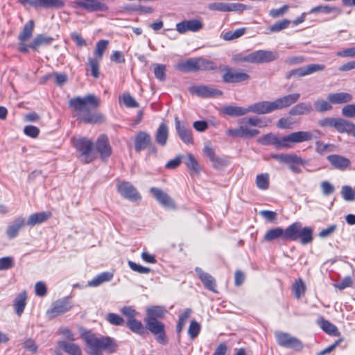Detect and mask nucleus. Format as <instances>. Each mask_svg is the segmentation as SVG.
<instances>
[{
	"label": "nucleus",
	"mask_w": 355,
	"mask_h": 355,
	"mask_svg": "<svg viewBox=\"0 0 355 355\" xmlns=\"http://www.w3.org/2000/svg\"><path fill=\"white\" fill-rule=\"evenodd\" d=\"M151 143L150 135L146 132L141 131L135 135V148L137 152L145 149Z\"/></svg>",
	"instance_id": "nucleus-27"
},
{
	"label": "nucleus",
	"mask_w": 355,
	"mask_h": 355,
	"mask_svg": "<svg viewBox=\"0 0 355 355\" xmlns=\"http://www.w3.org/2000/svg\"><path fill=\"white\" fill-rule=\"evenodd\" d=\"M74 6L89 12H105L108 10L107 6L99 0H76L74 1Z\"/></svg>",
	"instance_id": "nucleus-9"
},
{
	"label": "nucleus",
	"mask_w": 355,
	"mask_h": 355,
	"mask_svg": "<svg viewBox=\"0 0 355 355\" xmlns=\"http://www.w3.org/2000/svg\"><path fill=\"white\" fill-rule=\"evenodd\" d=\"M315 148L318 153L323 154L333 151L334 149V146L329 144H324L321 141H317L315 143Z\"/></svg>",
	"instance_id": "nucleus-57"
},
{
	"label": "nucleus",
	"mask_w": 355,
	"mask_h": 355,
	"mask_svg": "<svg viewBox=\"0 0 355 355\" xmlns=\"http://www.w3.org/2000/svg\"><path fill=\"white\" fill-rule=\"evenodd\" d=\"M200 330V324L196 320H191L188 329V334L191 338H195Z\"/></svg>",
	"instance_id": "nucleus-59"
},
{
	"label": "nucleus",
	"mask_w": 355,
	"mask_h": 355,
	"mask_svg": "<svg viewBox=\"0 0 355 355\" xmlns=\"http://www.w3.org/2000/svg\"><path fill=\"white\" fill-rule=\"evenodd\" d=\"M175 129L178 132V135L180 139L187 144H193V139L192 137V131L190 128H186L181 122L179 121L178 118L176 117L175 119Z\"/></svg>",
	"instance_id": "nucleus-22"
},
{
	"label": "nucleus",
	"mask_w": 355,
	"mask_h": 355,
	"mask_svg": "<svg viewBox=\"0 0 355 355\" xmlns=\"http://www.w3.org/2000/svg\"><path fill=\"white\" fill-rule=\"evenodd\" d=\"M121 313L125 316L128 321H130L136 318L138 313L131 306H123L121 309Z\"/></svg>",
	"instance_id": "nucleus-63"
},
{
	"label": "nucleus",
	"mask_w": 355,
	"mask_h": 355,
	"mask_svg": "<svg viewBox=\"0 0 355 355\" xmlns=\"http://www.w3.org/2000/svg\"><path fill=\"white\" fill-rule=\"evenodd\" d=\"M279 54L277 51L269 50H258L250 53V57L247 59L250 63H265L277 60Z\"/></svg>",
	"instance_id": "nucleus-8"
},
{
	"label": "nucleus",
	"mask_w": 355,
	"mask_h": 355,
	"mask_svg": "<svg viewBox=\"0 0 355 355\" xmlns=\"http://www.w3.org/2000/svg\"><path fill=\"white\" fill-rule=\"evenodd\" d=\"M338 118L334 117H326L318 121V125L324 128H336V125Z\"/></svg>",
	"instance_id": "nucleus-56"
},
{
	"label": "nucleus",
	"mask_w": 355,
	"mask_h": 355,
	"mask_svg": "<svg viewBox=\"0 0 355 355\" xmlns=\"http://www.w3.org/2000/svg\"><path fill=\"white\" fill-rule=\"evenodd\" d=\"M168 137V128L166 124L161 123L155 133V141L161 146H166Z\"/></svg>",
	"instance_id": "nucleus-35"
},
{
	"label": "nucleus",
	"mask_w": 355,
	"mask_h": 355,
	"mask_svg": "<svg viewBox=\"0 0 355 355\" xmlns=\"http://www.w3.org/2000/svg\"><path fill=\"white\" fill-rule=\"evenodd\" d=\"M293 290L295 293V295L297 298H300V296L304 293L306 290V286L303 281L300 279L295 282L293 285Z\"/></svg>",
	"instance_id": "nucleus-60"
},
{
	"label": "nucleus",
	"mask_w": 355,
	"mask_h": 355,
	"mask_svg": "<svg viewBox=\"0 0 355 355\" xmlns=\"http://www.w3.org/2000/svg\"><path fill=\"white\" fill-rule=\"evenodd\" d=\"M313 111V107L309 103H300L291 108L289 114L291 116L306 115Z\"/></svg>",
	"instance_id": "nucleus-33"
},
{
	"label": "nucleus",
	"mask_w": 355,
	"mask_h": 355,
	"mask_svg": "<svg viewBox=\"0 0 355 355\" xmlns=\"http://www.w3.org/2000/svg\"><path fill=\"white\" fill-rule=\"evenodd\" d=\"M302 245L310 243L313 241V229L311 227H301L298 234V239Z\"/></svg>",
	"instance_id": "nucleus-42"
},
{
	"label": "nucleus",
	"mask_w": 355,
	"mask_h": 355,
	"mask_svg": "<svg viewBox=\"0 0 355 355\" xmlns=\"http://www.w3.org/2000/svg\"><path fill=\"white\" fill-rule=\"evenodd\" d=\"M271 157L284 164H304L305 160L295 154H272Z\"/></svg>",
	"instance_id": "nucleus-24"
},
{
	"label": "nucleus",
	"mask_w": 355,
	"mask_h": 355,
	"mask_svg": "<svg viewBox=\"0 0 355 355\" xmlns=\"http://www.w3.org/2000/svg\"><path fill=\"white\" fill-rule=\"evenodd\" d=\"M342 115L347 118L355 117V104H347L342 107Z\"/></svg>",
	"instance_id": "nucleus-62"
},
{
	"label": "nucleus",
	"mask_w": 355,
	"mask_h": 355,
	"mask_svg": "<svg viewBox=\"0 0 355 355\" xmlns=\"http://www.w3.org/2000/svg\"><path fill=\"white\" fill-rule=\"evenodd\" d=\"M166 312V309L160 306H154L148 308L146 310L147 315L144 320H157V318H162Z\"/></svg>",
	"instance_id": "nucleus-38"
},
{
	"label": "nucleus",
	"mask_w": 355,
	"mask_h": 355,
	"mask_svg": "<svg viewBox=\"0 0 355 355\" xmlns=\"http://www.w3.org/2000/svg\"><path fill=\"white\" fill-rule=\"evenodd\" d=\"M108 45V41L101 40L98 41L96 46L95 55L101 59L104 53V51L107 49Z\"/></svg>",
	"instance_id": "nucleus-61"
},
{
	"label": "nucleus",
	"mask_w": 355,
	"mask_h": 355,
	"mask_svg": "<svg viewBox=\"0 0 355 355\" xmlns=\"http://www.w3.org/2000/svg\"><path fill=\"white\" fill-rule=\"evenodd\" d=\"M239 123L240 124V137L241 138H252L259 134L258 130L250 128L248 125L259 128L266 125V122L262 119L256 116L241 119Z\"/></svg>",
	"instance_id": "nucleus-3"
},
{
	"label": "nucleus",
	"mask_w": 355,
	"mask_h": 355,
	"mask_svg": "<svg viewBox=\"0 0 355 355\" xmlns=\"http://www.w3.org/2000/svg\"><path fill=\"white\" fill-rule=\"evenodd\" d=\"M248 112L265 114L275 111L273 101H261L248 107Z\"/></svg>",
	"instance_id": "nucleus-17"
},
{
	"label": "nucleus",
	"mask_w": 355,
	"mask_h": 355,
	"mask_svg": "<svg viewBox=\"0 0 355 355\" xmlns=\"http://www.w3.org/2000/svg\"><path fill=\"white\" fill-rule=\"evenodd\" d=\"M58 345L70 355H82V350L79 345L72 341L60 340L58 342Z\"/></svg>",
	"instance_id": "nucleus-32"
},
{
	"label": "nucleus",
	"mask_w": 355,
	"mask_h": 355,
	"mask_svg": "<svg viewBox=\"0 0 355 355\" xmlns=\"http://www.w3.org/2000/svg\"><path fill=\"white\" fill-rule=\"evenodd\" d=\"M300 98V94L293 93L277 98L273 101L275 110L288 107L295 103Z\"/></svg>",
	"instance_id": "nucleus-16"
},
{
	"label": "nucleus",
	"mask_w": 355,
	"mask_h": 355,
	"mask_svg": "<svg viewBox=\"0 0 355 355\" xmlns=\"http://www.w3.org/2000/svg\"><path fill=\"white\" fill-rule=\"evenodd\" d=\"M72 306V303L68 298L60 299L52 304L51 307L46 311V315L49 318H53L69 311Z\"/></svg>",
	"instance_id": "nucleus-7"
},
{
	"label": "nucleus",
	"mask_w": 355,
	"mask_h": 355,
	"mask_svg": "<svg viewBox=\"0 0 355 355\" xmlns=\"http://www.w3.org/2000/svg\"><path fill=\"white\" fill-rule=\"evenodd\" d=\"M116 189L122 197L130 201L137 202L139 201L141 198L136 188L128 182H118Z\"/></svg>",
	"instance_id": "nucleus-5"
},
{
	"label": "nucleus",
	"mask_w": 355,
	"mask_h": 355,
	"mask_svg": "<svg viewBox=\"0 0 355 355\" xmlns=\"http://www.w3.org/2000/svg\"><path fill=\"white\" fill-rule=\"evenodd\" d=\"M127 326L131 331L139 334H142L145 331L142 323L136 318L127 321Z\"/></svg>",
	"instance_id": "nucleus-49"
},
{
	"label": "nucleus",
	"mask_w": 355,
	"mask_h": 355,
	"mask_svg": "<svg viewBox=\"0 0 355 355\" xmlns=\"http://www.w3.org/2000/svg\"><path fill=\"white\" fill-rule=\"evenodd\" d=\"M216 67L215 64L210 60L205 58H198V69L199 70H211Z\"/></svg>",
	"instance_id": "nucleus-53"
},
{
	"label": "nucleus",
	"mask_w": 355,
	"mask_h": 355,
	"mask_svg": "<svg viewBox=\"0 0 355 355\" xmlns=\"http://www.w3.org/2000/svg\"><path fill=\"white\" fill-rule=\"evenodd\" d=\"M191 313V310L190 309H187L183 313L180 315L179 321L177 325V331L180 332L183 329L184 326L186 324V322L190 314Z\"/></svg>",
	"instance_id": "nucleus-55"
},
{
	"label": "nucleus",
	"mask_w": 355,
	"mask_h": 355,
	"mask_svg": "<svg viewBox=\"0 0 355 355\" xmlns=\"http://www.w3.org/2000/svg\"><path fill=\"white\" fill-rule=\"evenodd\" d=\"M336 129L340 133H347L355 137V124L349 121L338 118Z\"/></svg>",
	"instance_id": "nucleus-29"
},
{
	"label": "nucleus",
	"mask_w": 355,
	"mask_h": 355,
	"mask_svg": "<svg viewBox=\"0 0 355 355\" xmlns=\"http://www.w3.org/2000/svg\"><path fill=\"white\" fill-rule=\"evenodd\" d=\"M278 238L284 239V229L282 227L271 229L268 230L264 236V240L266 241H272Z\"/></svg>",
	"instance_id": "nucleus-47"
},
{
	"label": "nucleus",
	"mask_w": 355,
	"mask_h": 355,
	"mask_svg": "<svg viewBox=\"0 0 355 355\" xmlns=\"http://www.w3.org/2000/svg\"><path fill=\"white\" fill-rule=\"evenodd\" d=\"M128 264L129 267L135 272L140 274H148L150 272V269L147 267L142 266L139 264L135 263L132 261H128Z\"/></svg>",
	"instance_id": "nucleus-58"
},
{
	"label": "nucleus",
	"mask_w": 355,
	"mask_h": 355,
	"mask_svg": "<svg viewBox=\"0 0 355 355\" xmlns=\"http://www.w3.org/2000/svg\"><path fill=\"white\" fill-rule=\"evenodd\" d=\"M302 225L300 222H295L287 227L284 230V239L290 241L297 240L298 234L300 233Z\"/></svg>",
	"instance_id": "nucleus-30"
},
{
	"label": "nucleus",
	"mask_w": 355,
	"mask_h": 355,
	"mask_svg": "<svg viewBox=\"0 0 355 355\" xmlns=\"http://www.w3.org/2000/svg\"><path fill=\"white\" fill-rule=\"evenodd\" d=\"M223 111L225 114L234 117L244 116L248 113V107L233 105L224 107Z\"/></svg>",
	"instance_id": "nucleus-40"
},
{
	"label": "nucleus",
	"mask_w": 355,
	"mask_h": 355,
	"mask_svg": "<svg viewBox=\"0 0 355 355\" xmlns=\"http://www.w3.org/2000/svg\"><path fill=\"white\" fill-rule=\"evenodd\" d=\"M51 216L50 211H42L35 213L29 216L26 225L28 226H35L36 225L42 223L47 220Z\"/></svg>",
	"instance_id": "nucleus-31"
},
{
	"label": "nucleus",
	"mask_w": 355,
	"mask_h": 355,
	"mask_svg": "<svg viewBox=\"0 0 355 355\" xmlns=\"http://www.w3.org/2000/svg\"><path fill=\"white\" fill-rule=\"evenodd\" d=\"M27 294L22 291L17 295L13 302V306L17 315L20 316L26 307Z\"/></svg>",
	"instance_id": "nucleus-34"
},
{
	"label": "nucleus",
	"mask_w": 355,
	"mask_h": 355,
	"mask_svg": "<svg viewBox=\"0 0 355 355\" xmlns=\"http://www.w3.org/2000/svg\"><path fill=\"white\" fill-rule=\"evenodd\" d=\"M289 135H286L282 138H278L276 137L275 141V147L276 148H291L293 145L291 140L289 139Z\"/></svg>",
	"instance_id": "nucleus-51"
},
{
	"label": "nucleus",
	"mask_w": 355,
	"mask_h": 355,
	"mask_svg": "<svg viewBox=\"0 0 355 355\" xmlns=\"http://www.w3.org/2000/svg\"><path fill=\"white\" fill-rule=\"evenodd\" d=\"M184 163L188 168L191 175H196L200 173V167L199 164L192 154H187L184 157Z\"/></svg>",
	"instance_id": "nucleus-36"
},
{
	"label": "nucleus",
	"mask_w": 355,
	"mask_h": 355,
	"mask_svg": "<svg viewBox=\"0 0 355 355\" xmlns=\"http://www.w3.org/2000/svg\"><path fill=\"white\" fill-rule=\"evenodd\" d=\"M291 21L288 19H282L275 22L274 24L270 26V31L271 32H279L285 28H286Z\"/></svg>",
	"instance_id": "nucleus-54"
},
{
	"label": "nucleus",
	"mask_w": 355,
	"mask_h": 355,
	"mask_svg": "<svg viewBox=\"0 0 355 355\" xmlns=\"http://www.w3.org/2000/svg\"><path fill=\"white\" fill-rule=\"evenodd\" d=\"M196 272L198 276V278L201 280L207 289L213 292H216V281L211 275L204 272L200 268L198 267L196 268Z\"/></svg>",
	"instance_id": "nucleus-23"
},
{
	"label": "nucleus",
	"mask_w": 355,
	"mask_h": 355,
	"mask_svg": "<svg viewBox=\"0 0 355 355\" xmlns=\"http://www.w3.org/2000/svg\"><path fill=\"white\" fill-rule=\"evenodd\" d=\"M314 109L320 113L330 111L333 109L332 103L329 101L318 98L313 103Z\"/></svg>",
	"instance_id": "nucleus-44"
},
{
	"label": "nucleus",
	"mask_w": 355,
	"mask_h": 355,
	"mask_svg": "<svg viewBox=\"0 0 355 355\" xmlns=\"http://www.w3.org/2000/svg\"><path fill=\"white\" fill-rule=\"evenodd\" d=\"M202 153L204 156L209 159L214 168H220L225 165V160L216 155L215 149L210 141L205 143Z\"/></svg>",
	"instance_id": "nucleus-13"
},
{
	"label": "nucleus",
	"mask_w": 355,
	"mask_h": 355,
	"mask_svg": "<svg viewBox=\"0 0 355 355\" xmlns=\"http://www.w3.org/2000/svg\"><path fill=\"white\" fill-rule=\"evenodd\" d=\"M33 28L34 21L33 20H30L24 25L22 31L19 35V40L23 42L27 41L30 39L33 35Z\"/></svg>",
	"instance_id": "nucleus-45"
},
{
	"label": "nucleus",
	"mask_w": 355,
	"mask_h": 355,
	"mask_svg": "<svg viewBox=\"0 0 355 355\" xmlns=\"http://www.w3.org/2000/svg\"><path fill=\"white\" fill-rule=\"evenodd\" d=\"M148 329L153 334L159 343H165L166 341L164 324L157 320H144Z\"/></svg>",
	"instance_id": "nucleus-10"
},
{
	"label": "nucleus",
	"mask_w": 355,
	"mask_h": 355,
	"mask_svg": "<svg viewBox=\"0 0 355 355\" xmlns=\"http://www.w3.org/2000/svg\"><path fill=\"white\" fill-rule=\"evenodd\" d=\"M327 98L332 105H338L349 103L352 101L353 96L347 92H336L329 94Z\"/></svg>",
	"instance_id": "nucleus-26"
},
{
	"label": "nucleus",
	"mask_w": 355,
	"mask_h": 355,
	"mask_svg": "<svg viewBox=\"0 0 355 355\" xmlns=\"http://www.w3.org/2000/svg\"><path fill=\"white\" fill-rule=\"evenodd\" d=\"M176 67L178 69L184 72L198 71V58L187 60L186 62L178 64Z\"/></svg>",
	"instance_id": "nucleus-43"
},
{
	"label": "nucleus",
	"mask_w": 355,
	"mask_h": 355,
	"mask_svg": "<svg viewBox=\"0 0 355 355\" xmlns=\"http://www.w3.org/2000/svg\"><path fill=\"white\" fill-rule=\"evenodd\" d=\"M207 8L212 11L233 12L242 11L246 9V6L239 3L214 2L209 3Z\"/></svg>",
	"instance_id": "nucleus-11"
},
{
	"label": "nucleus",
	"mask_w": 355,
	"mask_h": 355,
	"mask_svg": "<svg viewBox=\"0 0 355 355\" xmlns=\"http://www.w3.org/2000/svg\"><path fill=\"white\" fill-rule=\"evenodd\" d=\"M327 159L335 168L342 171L347 168L351 164L348 158L339 155H329Z\"/></svg>",
	"instance_id": "nucleus-25"
},
{
	"label": "nucleus",
	"mask_w": 355,
	"mask_h": 355,
	"mask_svg": "<svg viewBox=\"0 0 355 355\" xmlns=\"http://www.w3.org/2000/svg\"><path fill=\"white\" fill-rule=\"evenodd\" d=\"M150 193L162 206L166 208H175V203L171 198L161 189L152 187L150 189Z\"/></svg>",
	"instance_id": "nucleus-15"
},
{
	"label": "nucleus",
	"mask_w": 355,
	"mask_h": 355,
	"mask_svg": "<svg viewBox=\"0 0 355 355\" xmlns=\"http://www.w3.org/2000/svg\"><path fill=\"white\" fill-rule=\"evenodd\" d=\"M81 336L85 342L86 351L90 355H103V350L112 353L116 349V344L110 337H97L87 331H82Z\"/></svg>",
	"instance_id": "nucleus-2"
},
{
	"label": "nucleus",
	"mask_w": 355,
	"mask_h": 355,
	"mask_svg": "<svg viewBox=\"0 0 355 355\" xmlns=\"http://www.w3.org/2000/svg\"><path fill=\"white\" fill-rule=\"evenodd\" d=\"M53 39L51 37H48L44 35H37L33 42L29 44L31 49L37 50L40 46L50 45Z\"/></svg>",
	"instance_id": "nucleus-39"
},
{
	"label": "nucleus",
	"mask_w": 355,
	"mask_h": 355,
	"mask_svg": "<svg viewBox=\"0 0 355 355\" xmlns=\"http://www.w3.org/2000/svg\"><path fill=\"white\" fill-rule=\"evenodd\" d=\"M338 12L340 13V10L336 7L334 6H318L316 7H314L311 8L308 13L309 14H318L319 12L324 13V14H329L331 12Z\"/></svg>",
	"instance_id": "nucleus-46"
},
{
	"label": "nucleus",
	"mask_w": 355,
	"mask_h": 355,
	"mask_svg": "<svg viewBox=\"0 0 355 355\" xmlns=\"http://www.w3.org/2000/svg\"><path fill=\"white\" fill-rule=\"evenodd\" d=\"M26 220L23 217H18L8 226L6 230V235L9 239L15 238L19 230L25 225Z\"/></svg>",
	"instance_id": "nucleus-28"
},
{
	"label": "nucleus",
	"mask_w": 355,
	"mask_h": 355,
	"mask_svg": "<svg viewBox=\"0 0 355 355\" xmlns=\"http://www.w3.org/2000/svg\"><path fill=\"white\" fill-rule=\"evenodd\" d=\"M154 74L159 81H164L166 78V65L161 64H154Z\"/></svg>",
	"instance_id": "nucleus-52"
},
{
	"label": "nucleus",
	"mask_w": 355,
	"mask_h": 355,
	"mask_svg": "<svg viewBox=\"0 0 355 355\" xmlns=\"http://www.w3.org/2000/svg\"><path fill=\"white\" fill-rule=\"evenodd\" d=\"M256 184L260 189L265 190L269 187V175L268 173L259 174L256 178Z\"/></svg>",
	"instance_id": "nucleus-50"
},
{
	"label": "nucleus",
	"mask_w": 355,
	"mask_h": 355,
	"mask_svg": "<svg viewBox=\"0 0 355 355\" xmlns=\"http://www.w3.org/2000/svg\"><path fill=\"white\" fill-rule=\"evenodd\" d=\"M318 132L315 131H297L289 134V139L292 145L293 144L302 143L304 141H311L313 139L316 138V133Z\"/></svg>",
	"instance_id": "nucleus-19"
},
{
	"label": "nucleus",
	"mask_w": 355,
	"mask_h": 355,
	"mask_svg": "<svg viewBox=\"0 0 355 355\" xmlns=\"http://www.w3.org/2000/svg\"><path fill=\"white\" fill-rule=\"evenodd\" d=\"M113 278V273L110 272H103L94 278H93L91 281L88 282L87 286L90 287H97L101 284L107 282H110Z\"/></svg>",
	"instance_id": "nucleus-37"
},
{
	"label": "nucleus",
	"mask_w": 355,
	"mask_h": 355,
	"mask_svg": "<svg viewBox=\"0 0 355 355\" xmlns=\"http://www.w3.org/2000/svg\"><path fill=\"white\" fill-rule=\"evenodd\" d=\"M107 321L113 325H122L124 323V320L120 315L116 313H109L107 315Z\"/></svg>",
	"instance_id": "nucleus-64"
},
{
	"label": "nucleus",
	"mask_w": 355,
	"mask_h": 355,
	"mask_svg": "<svg viewBox=\"0 0 355 355\" xmlns=\"http://www.w3.org/2000/svg\"><path fill=\"white\" fill-rule=\"evenodd\" d=\"M249 75L244 72L234 71L229 68L223 76V80L225 83H236L248 80Z\"/></svg>",
	"instance_id": "nucleus-18"
},
{
	"label": "nucleus",
	"mask_w": 355,
	"mask_h": 355,
	"mask_svg": "<svg viewBox=\"0 0 355 355\" xmlns=\"http://www.w3.org/2000/svg\"><path fill=\"white\" fill-rule=\"evenodd\" d=\"M202 28V24L198 19L184 21L177 24L176 29L180 33H184L187 31L196 32Z\"/></svg>",
	"instance_id": "nucleus-21"
},
{
	"label": "nucleus",
	"mask_w": 355,
	"mask_h": 355,
	"mask_svg": "<svg viewBox=\"0 0 355 355\" xmlns=\"http://www.w3.org/2000/svg\"><path fill=\"white\" fill-rule=\"evenodd\" d=\"M96 148L100 153L101 157L103 159L110 157L112 153V148L109 144L108 138L105 135L99 136L96 141Z\"/></svg>",
	"instance_id": "nucleus-20"
},
{
	"label": "nucleus",
	"mask_w": 355,
	"mask_h": 355,
	"mask_svg": "<svg viewBox=\"0 0 355 355\" xmlns=\"http://www.w3.org/2000/svg\"><path fill=\"white\" fill-rule=\"evenodd\" d=\"M275 337L279 346L296 351H300L303 349L302 342L288 333L277 331L275 333Z\"/></svg>",
	"instance_id": "nucleus-4"
},
{
	"label": "nucleus",
	"mask_w": 355,
	"mask_h": 355,
	"mask_svg": "<svg viewBox=\"0 0 355 355\" xmlns=\"http://www.w3.org/2000/svg\"><path fill=\"white\" fill-rule=\"evenodd\" d=\"M341 195L345 201L352 202L355 200V190L350 186H343L341 188Z\"/></svg>",
	"instance_id": "nucleus-48"
},
{
	"label": "nucleus",
	"mask_w": 355,
	"mask_h": 355,
	"mask_svg": "<svg viewBox=\"0 0 355 355\" xmlns=\"http://www.w3.org/2000/svg\"><path fill=\"white\" fill-rule=\"evenodd\" d=\"M317 322L320 327L327 334L331 336L339 335L337 327L328 320H324L323 318H319Z\"/></svg>",
	"instance_id": "nucleus-41"
},
{
	"label": "nucleus",
	"mask_w": 355,
	"mask_h": 355,
	"mask_svg": "<svg viewBox=\"0 0 355 355\" xmlns=\"http://www.w3.org/2000/svg\"><path fill=\"white\" fill-rule=\"evenodd\" d=\"M74 146L80 153V159L85 163H89L92 160V150L93 143L88 139L80 138L74 141Z\"/></svg>",
	"instance_id": "nucleus-6"
},
{
	"label": "nucleus",
	"mask_w": 355,
	"mask_h": 355,
	"mask_svg": "<svg viewBox=\"0 0 355 355\" xmlns=\"http://www.w3.org/2000/svg\"><path fill=\"white\" fill-rule=\"evenodd\" d=\"M24 6L28 4L34 8H61L64 6L63 0H19Z\"/></svg>",
	"instance_id": "nucleus-12"
},
{
	"label": "nucleus",
	"mask_w": 355,
	"mask_h": 355,
	"mask_svg": "<svg viewBox=\"0 0 355 355\" xmlns=\"http://www.w3.org/2000/svg\"><path fill=\"white\" fill-rule=\"evenodd\" d=\"M189 92L202 98L220 96L223 94L218 89L205 85L193 86L189 88Z\"/></svg>",
	"instance_id": "nucleus-14"
},
{
	"label": "nucleus",
	"mask_w": 355,
	"mask_h": 355,
	"mask_svg": "<svg viewBox=\"0 0 355 355\" xmlns=\"http://www.w3.org/2000/svg\"><path fill=\"white\" fill-rule=\"evenodd\" d=\"M99 104V99L93 94L84 97H75L69 101V105L78 112V118L87 123H98L104 121V116L95 110Z\"/></svg>",
	"instance_id": "nucleus-1"
}]
</instances>
